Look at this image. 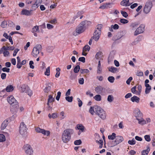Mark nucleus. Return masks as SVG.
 Wrapping results in <instances>:
<instances>
[{"label":"nucleus","mask_w":155,"mask_h":155,"mask_svg":"<svg viewBox=\"0 0 155 155\" xmlns=\"http://www.w3.org/2000/svg\"><path fill=\"white\" fill-rule=\"evenodd\" d=\"M89 112L92 115H93L94 113H95L103 120L106 118V114L105 111L98 106L95 105L93 107H91Z\"/></svg>","instance_id":"f257e3e1"},{"label":"nucleus","mask_w":155,"mask_h":155,"mask_svg":"<svg viewBox=\"0 0 155 155\" xmlns=\"http://www.w3.org/2000/svg\"><path fill=\"white\" fill-rule=\"evenodd\" d=\"M8 103L10 104L11 107V111L14 114L16 113L18 109V103L12 96H11L7 97V99Z\"/></svg>","instance_id":"f03ea898"},{"label":"nucleus","mask_w":155,"mask_h":155,"mask_svg":"<svg viewBox=\"0 0 155 155\" xmlns=\"http://www.w3.org/2000/svg\"><path fill=\"white\" fill-rule=\"evenodd\" d=\"M74 133V130L71 129H67L64 130L62 134L61 138L64 143H67L71 139V135Z\"/></svg>","instance_id":"7ed1b4c3"},{"label":"nucleus","mask_w":155,"mask_h":155,"mask_svg":"<svg viewBox=\"0 0 155 155\" xmlns=\"http://www.w3.org/2000/svg\"><path fill=\"white\" fill-rule=\"evenodd\" d=\"M91 24V22L87 20L81 22L76 29V33L78 34L83 33Z\"/></svg>","instance_id":"20e7f679"},{"label":"nucleus","mask_w":155,"mask_h":155,"mask_svg":"<svg viewBox=\"0 0 155 155\" xmlns=\"http://www.w3.org/2000/svg\"><path fill=\"white\" fill-rule=\"evenodd\" d=\"M27 128L24 122H22L20 124L19 129L20 134L23 136H25L27 134Z\"/></svg>","instance_id":"39448f33"},{"label":"nucleus","mask_w":155,"mask_h":155,"mask_svg":"<svg viewBox=\"0 0 155 155\" xmlns=\"http://www.w3.org/2000/svg\"><path fill=\"white\" fill-rule=\"evenodd\" d=\"M42 49V46L40 45H37L33 48L31 53L32 55L36 57L39 54V51Z\"/></svg>","instance_id":"423d86ee"},{"label":"nucleus","mask_w":155,"mask_h":155,"mask_svg":"<svg viewBox=\"0 0 155 155\" xmlns=\"http://www.w3.org/2000/svg\"><path fill=\"white\" fill-rule=\"evenodd\" d=\"M27 155H31L33 153V149L29 144H26L24 145L23 148Z\"/></svg>","instance_id":"0eeeda50"},{"label":"nucleus","mask_w":155,"mask_h":155,"mask_svg":"<svg viewBox=\"0 0 155 155\" xmlns=\"http://www.w3.org/2000/svg\"><path fill=\"white\" fill-rule=\"evenodd\" d=\"M153 6V4L151 1H148L146 3L143 9V12L146 14L148 13L150 11Z\"/></svg>","instance_id":"6e6552de"},{"label":"nucleus","mask_w":155,"mask_h":155,"mask_svg":"<svg viewBox=\"0 0 155 155\" xmlns=\"http://www.w3.org/2000/svg\"><path fill=\"white\" fill-rule=\"evenodd\" d=\"M124 138L122 136H116L115 140L114 141H113L111 143V147L114 146L122 142Z\"/></svg>","instance_id":"1a4fd4ad"},{"label":"nucleus","mask_w":155,"mask_h":155,"mask_svg":"<svg viewBox=\"0 0 155 155\" xmlns=\"http://www.w3.org/2000/svg\"><path fill=\"white\" fill-rule=\"evenodd\" d=\"M145 25L144 24H142L140 25L136 30L134 32V35H137L138 34L143 33L144 31Z\"/></svg>","instance_id":"9d476101"},{"label":"nucleus","mask_w":155,"mask_h":155,"mask_svg":"<svg viewBox=\"0 0 155 155\" xmlns=\"http://www.w3.org/2000/svg\"><path fill=\"white\" fill-rule=\"evenodd\" d=\"M101 32L100 30H95L94 33L93 37H92V39H94L96 41H97L100 38Z\"/></svg>","instance_id":"9b49d317"},{"label":"nucleus","mask_w":155,"mask_h":155,"mask_svg":"<svg viewBox=\"0 0 155 155\" xmlns=\"http://www.w3.org/2000/svg\"><path fill=\"white\" fill-rule=\"evenodd\" d=\"M9 120H5L1 124V129L2 130H4L6 127L8 126V124L9 122Z\"/></svg>","instance_id":"f8f14e48"},{"label":"nucleus","mask_w":155,"mask_h":155,"mask_svg":"<svg viewBox=\"0 0 155 155\" xmlns=\"http://www.w3.org/2000/svg\"><path fill=\"white\" fill-rule=\"evenodd\" d=\"M33 10H28L26 9H24L21 11V13L23 15L27 16H30L32 14V12Z\"/></svg>","instance_id":"ddd939ff"},{"label":"nucleus","mask_w":155,"mask_h":155,"mask_svg":"<svg viewBox=\"0 0 155 155\" xmlns=\"http://www.w3.org/2000/svg\"><path fill=\"white\" fill-rule=\"evenodd\" d=\"M104 87L101 86H97L95 88V91L98 94H100L102 92Z\"/></svg>","instance_id":"4468645a"},{"label":"nucleus","mask_w":155,"mask_h":155,"mask_svg":"<svg viewBox=\"0 0 155 155\" xmlns=\"http://www.w3.org/2000/svg\"><path fill=\"white\" fill-rule=\"evenodd\" d=\"M115 55V52L114 51H111L109 55L108 58V62L112 61L114 58V55Z\"/></svg>","instance_id":"2eb2a0df"},{"label":"nucleus","mask_w":155,"mask_h":155,"mask_svg":"<svg viewBox=\"0 0 155 155\" xmlns=\"http://www.w3.org/2000/svg\"><path fill=\"white\" fill-rule=\"evenodd\" d=\"M131 100L133 102H136L138 103L139 102L140 98L136 96H134L131 98Z\"/></svg>","instance_id":"dca6fc26"},{"label":"nucleus","mask_w":155,"mask_h":155,"mask_svg":"<svg viewBox=\"0 0 155 155\" xmlns=\"http://www.w3.org/2000/svg\"><path fill=\"white\" fill-rule=\"evenodd\" d=\"M55 101V99L54 98H53L52 96L50 95L48 96V102L47 103V105H48L50 103H52L54 101Z\"/></svg>","instance_id":"f3484780"},{"label":"nucleus","mask_w":155,"mask_h":155,"mask_svg":"<svg viewBox=\"0 0 155 155\" xmlns=\"http://www.w3.org/2000/svg\"><path fill=\"white\" fill-rule=\"evenodd\" d=\"M150 149L149 147H147V149L146 150H143L141 152V155H147L149 152Z\"/></svg>","instance_id":"a211bd4d"},{"label":"nucleus","mask_w":155,"mask_h":155,"mask_svg":"<svg viewBox=\"0 0 155 155\" xmlns=\"http://www.w3.org/2000/svg\"><path fill=\"white\" fill-rule=\"evenodd\" d=\"M40 133L47 136H48L50 134V132L49 131L46 130L44 129H41Z\"/></svg>","instance_id":"6ab92c4d"},{"label":"nucleus","mask_w":155,"mask_h":155,"mask_svg":"<svg viewBox=\"0 0 155 155\" xmlns=\"http://www.w3.org/2000/svg\"><path fill=\"white\" fill-rule=\"evenodd\" d=\"M14 88L12 85H9L7 86L5 88L6 91L7 92H11L13 91Z\"/></svg>","instance_id":"aec40b11"},{"label":"nucleus","mask_w":155,"mask_h":155,"mask_svg":"<svg viewBox=\"0 0 155 155\" xmlns=\"http://www.w3.org/2000/svg\"><path fill=\"white\" fill-rule=\"evenodd\" d=\"M137 120L138 121V123L141 125H143L146 123V121L142 118L140 119L138 118H137Z\"/></svg>","instance_id":"412c9836"},{"label":"nucleus","mask_w":155,"mask_h":155,"mask_svg":"<svg viewBox=\"0 0 155 155\" xmlns=\"http://www.w3.org/2000/svg\"><path fill=\"white\" fill-rule=\"evenodd\" d=\"M77 127L78 129L80 130L81 132L84 131V127L82 124H78L77 125Z\"/></svg>","instance_id":"4be33fe9"},{"label":"nucleus","mask_w":155,"mask_h":155,"mask_svg":"<svg viewBox=\"0 0 155 155\" xmlns=\"http://www.w3.org/2000/svg\"><path fill=\"white\" fill-rule=\"evenodd\" d=\"M108 69L109 71L113 73H115L116 71L118 70L117 68L113 67H111L110 68H109Z\"/></svg>","instance_id":"5701e85b"},{"label":"nucleus","mask_w":155,"mask_h":155,"mask_svg":"<svg viewBox=\"0 0 155 155\" xmlns=\"http://www.w3.org/2000/svg\"><path fill=\"white\" fill-rule=\"evenodd\" d=\"M27 86L25 84H23L21 85V91L22 92H25L26 93H27V90L26 89Z\"/></svg>","instance_id":"b1692460"},{"label":"nucleus","mask_w":155,"mask_h":155,"mask_svg":"<svg viewBox=\"0 0 155 155\" xmlns=\"http://www.w3.org/2000/svg\"><path fill=\"white\" fill-rule=\"evenodd\" d=\"M48 117L50 119L51 118H55L57 117V113H53L51 115L50 114H49L48 115Z\"/></svg>","instance_id":"393cba45"},{"label":"nucleus","mask_w":155,"mask_h":155,"mask_svg":"<svg viewBox=\"0 0 155 155\" xmlns=\"http://www.w3.org/2000/svg\"><path fill=\"white\" fill-rule=\"evenodd\" d=\"M126 0H123L120 2V5H122L127 6H129L131 5V4H127V3H126Z\"/></svg>","instance_id":"a878e982"},{"label":"nucleus","mask_w":155,"mask_h":155,"mask_svg":"<svg viewBox=\"0 0 155 155\" xmlns=\"http://www.w3.org/2000/svg\"><path fill=\"white\" fill-rule=\"evenodd\" d=\"M116 134L115 133H112V135L108 136V138L110 140H113L116 138Z\"/></svg>","instance_id":"bb28decb"},{"label":"nucleus","mask_w":155,"mask_h":155,"mask_svg":"<svg viewBox=\"0 0 155 155\" xmlns=\"http://www.w3.org/2000/svg\"><path fill=\"white\" fill-rule=\"evenodd\" d=\"M80 69V66L78 65L76 66L74 69V71L75 73H78Z\"/></svg>","instance_id":"cd10ccee"},{"label":"nucleus","mask_w":155,"mask_h":155,"mask_svg":"<svg viewBox=\"0 0 155 155\" xmlns=\"http://www.w3.org/2000/svg\"><path fill=\"white\" fill-rule=\"evenodd\" d=\"M138 24L136 23H132L130 25V27L132 30H134L138 26Z\"/></svg>","instance_id":"c85d7f7f"},{"label":"nucleus","mask_w":155,"mask_h":155,"mask_svg":"<svg viewBox=\"0 0 155 155\" xmlns=\"http://www.w3.org/2000/svg\"><path fill=\"white\" fill-rule=\"evenodd\" d=\"M90 48V47L88 45H85L83 48V51H88Z\"/></svg>","instance_id":"c756f323"},{"label":"nucleus","mask_w":155,"mask_h":155,"mask_svg":"<svg viewBox=\"0 0 155 155\" xmlns=\"http://www.w3.org/2000/svg\"><path fill=\"white\" fill-rule=\"evenodd\" d=\"M94 98L97 101H99L101 100V96L99 94H97L94 97Z\"/></svg>","instance_id":"7c9ffc66"},{"label":"nucleus","mask_w":155,"mask_h":155,"mask_svg":"<svg viewBox=\"0 0 155 155\" xmlns=\"http://www.w3.org/2000/svg\"><path fill=\"white\" fill-rule=\"evenodd\" d=\"M65 98L66 100L68 102H71L72 101L73 97L72 96H66Z\"/></svg>","instance_id":"2f4dec72"},{"label":"nucleus","mask_w":155,"mask_h":155,"mask_svg":"<svg viewBox=\"0 0 155 155\" xmlns=\"http://www.w3.org/2000/svg\"><path fill=\"white\" fill-rule=\"evenodd\" d=\"M107 80L110 82L113 83L115 80V78L113 76H109L107 78Z\"/></svg>","instance_id":"473e14b6"},{"label":"nucleus","mask_w":155,"mask_h":155,"mask_svg":"<svg viewBox=\"0 0 155 155\" xmlns=\"http://www.w3.org/2000/svg\"><path fill=\"white\" fill-rule=\"evenodd\" d=\"M51 89V87L49 85H47L46 87L44 89V91L45 92L48 93L49 92Z\"/></svg>","instance_id":"72a5a7b5"},{"label":"nucleus","mask_w":155,"mask_h":155,"mask_svg":"<svg viewBox=\"0 0 155 155\" xmlns=\"http://www.w3.org/2000/svg\"><path fill=\"white\" fill-rule=\"evenodd\" d=\"M128 143L130 145H133L135 144L136 141L134 138H133L131 140H128Z\"/></svg>","instance_id":"f704fd0d"},{"label":"nucleus","mask_w":155,"mask_h":155,"mask_svg":"<svg viewBox=\"0 0 155 155\" xmlns=\"http://www.w3.org/2000/svg\"><path fill=\"white\" fill-rule=\"evenodd\" d=\"M5 136L3 134H0V142L5 141Z\"/></svg>","instance_id":"c9c22d12"},{"label":"nucleus","mask_w":155,"mask_h":155,"mask_svg":"<svg viewBox=\"0 0 155 155\" xmlns=\"http://www.w3.org/2000/svg\"><path fill=\"white\" fill-rule=\"evenodd\" d=\"M120 21L122 24H125L128 23L129 22L128 21L127 19L121 18L120 19Z\"/></svg>","instance_id":"e433bc0d"},{"label":"nucleus","mask_w":155,"mask_h":155,"mask_svg":"<svg viewBox=\"0 0 155 155\" xmlns=\"http://www.w3.org/2000/svg\"><path fill=\"white\" fill-rule=\"evenodd\" d=\"M107 101L109 102H112L114 100V97L112 95H109L107 97Z\"/></svg>","instance_id":"4c0bfd02"},{"label":"nucleus","mask_w":155,"mask_h":155,"mask_svg":"<svg viewBox=\"0 0 155 155\" xmlns=\"http://www.w3.org/2000/svg\"><path fill=\"white\" fill-rule=\"evenodd\" d=\"M50 67H48L47 68L46 71L45 72V75L48 76H49L50 75Z\"/></svg>","instance_id":"58836bf2"},{"label":"nucleus","mask_w":155,"mask_h":155,"mask_svg":"<svg viewBox=\"0 0 155 155\" xmlns=\"http://www.w3.org/2000/svg\"><path fill=\"white\" fill-rule=\"evenodd\" d=\"M111 28H113L114 30H117L119 28V26L117 24H115L114 25H111Z\"/></svg>","instance_id":"ea45409f"},{"label":"nucleus","mask_w":155,"mask_h":155,"mask_svg":"<svg viewBox=\"0 0 155 155\" xmlns=\"http://www.w3.org/2000/svg\"><path fill=\"white\" fill-rule=\"evenodd\" d=\"M32 32H39V28L37 26H34L32 29Z\"/></svg>","instance_id":"a19ab883"},{"label":"nucleus","mask_w":155,"mask_h":155,"mask_svg":"<svg viewBox=\"0 0 155 155\" xmlns=\"http://www.w3.org/2000/svg\"><path fill=\"white\" fill-rule=\"evenodd\" d=\"M80 71L81 74H84L85 73H88L89 72V71L87 69H81L80 70Z\"/></svg>","instance_id":"79ce46f5"},{"label":"nucleus","mask_w":155,"mask_h":155,"mask_svg":"<svg viewBox=\"0 0 155 155\" xmlns=\"http://www.w3.org/2000/svg\"><path fill=\"white\" fill-rule=\"evenodd\" d=\"M110 3H107L106 5H103L100 6L99 7V8H101V9H104L105 8H107V7H108L107 5H110Z\"/></svg>","instance_id":"37998d69"},{"label":"nucleus","mask_w":155,"mask_h":155,"mask_svg":"<svg viewBox=\"0 0 155 155\" xmlns=\"http://www.w3.org/2000/svg\"><path fill=\"white\" fill-rule=\"evenodd\" d=\"M144 138L145 140L147 142H150L151 140V139L150 137V136L149 135H145L144 136Z\"/></svg>","instance_id":"c03bdc74"},{"label":"nucleus","mask_w":155,"mask_h":155,"mask_svg":"<svg viewBox=\"0 0 155 155\" xmlns=\"http://www.w3.org/2000/svg\"><path fill=\"white\" fill-rule=\"evenodd\" d=\"M82 143L81 140L80 139L76 140L74 141V144L75 145H79L81 144Z\"/></svg>","instance_id":"a18cd8bd"},{"label":"nucleus","mask_w":155,"mask_h":155,"mask_svg":"<svg viewBox=\"0 0 155 155\" xmlns=\"http://www.w3.org/2000/svg\"><path fill=\"white\" fill-rule=\"evenodd\" d=\"M10 27H12L14 25V24L12 21H9L7 23V24Z\"/></svg>","instance_id":"49530a36"},{"label":"nucleus","mask_w":155,"mask_h":155,"mask_svg":"<svg viewBox=\"0 0 155 155\" xmlns=\"http://www.w3.org/2000/svg\"><path fill=\"white\" fill-rule=\"evenodd\" d=\"M121 13L122 15L125 18H127L128 16V14L126 12L121 11Z\"/></svg>","instance_id":"de8ad7c7"},{"label":"nucleus","mask_w":155,"mask_h":155,"mask_svg":"<svg viewBox=\"0 0 155 155\" xmlns=\"http://www.w3.org/2000/svg\"><path fill=\"white\" fill-rule=\"evenodd\" d=\"M61 93L60 91H58L57 93V95L56 97V99L58 101L61 95Z\"/></svg>","instance_id":"09e8293b"},{"label":"nucleus","mask_w":155,"mask_h":155,"mask_svg":"<svg viewBox=\"0 0 155 155\" xmlns=\"http://www.w3.org/2000/svg\"><path fill=\"white\" fill-rule=\"evenodd\" d=\"M7 22L5 21H3L1 23V26L2 27L4 28L7 25Z\"/></svg>","instance_id":"8fccbe9b"},{"label":"nucleus","mask_w":155,"mask_h":155,"mask_svg":"<svg viewBox=\"0 0 155 155\" xmlns=\"http://www.w3.org/2000/svg\"><path fill=\"white\" fill-rule=\"evenodd\" d=\"M102 53L101 52L99 51L97 52L95 55V58L96 59H98L100 58Z\"/></svg>","instance_id":"3c124183"},{"label":"nucleus","mask_w":155,"mask_h":155,"mask_svg":"<svg viewBox=\"0 0 155 155\" xmlns=\"http://www.w3.org/2000/svg\"><path fill=\"white\" fill-rule=\"evenodd\" d=\"M151 90V87H146L145 91V93L146 94H148L150 92Z\"/></svg>","instance_id":"603ef678"},{"label":"nucleus","mask_w":155,"mask_h":155,"mask_svg":"<svg viewBox=\"0 0 155 155\" xmlns=\"http://www.w3.org/2000/svg\"><path fill=\"white\" fill-rule=\"evenodd\" d=\"M10 69L9 68H8L6 67H4L2 68V70L3 72H7L8 73L10 72Z\"/></svg>","instance_id":"864d4df0"},{"label":"nucleus","mask_w":155,"mask_h":155,"mask_svg":"<svg viewBox=\"0 0 155 155\" xmlns=\"http://www.w3.org/2000/svg\"><path fill=\"white\" fill-rule=\"evenodd\" d=\"M85 58L84 57H80L78 59L79 61H81L83 63H84L85 61Z\"/></svg>","instance_id":"5fc2aeb1"},{"label":"nucleus","mask_w":155,"mask_h":155,"mask_svg":"<svg viewBox=\"0 0 155 155\" xmlns=\"http://www.w3.org/2000/svg\"><path fill=\"white\" fill-rule=\"evenodd\" d=\"M77 100L78 101V104L79 107H81L82 104V101L78 98H77Z\"/></svg>","instance_id":"6e6d98bb"},{"label":"nucleus","mask_w":155,"mask_h":155,"mask_svg":"<svg viewBox=\"0 0 155 155\" xmlns=\"http://www.w3.org/2000/svg\"><path fill=\"white\" fill-rule=\"evenodd\" d=\"M34 64V62L32 61H31L29 62L30 67L31 69H34V66L33 65Z\"/></svg>","instance_id":"4d7b16f0"},{"label":"nucleus","mask_w":155,"mask_h":155,"mask_svg":"<svg viewBox=\"0 0 155 155\" xmlns=\"http://www.w3.org/2000/svg\"><path fill=\"white\" fill-rule=\"evenodd\" d=\"M84 81V80L83 78H80L79 80V83L81 84H83Z\"/></svg>","instance_id":"13d9d810"},{"label":"nucleus","mask_w":155,"mask_h":155,"mask_svg":"<svg viewBox=\"0 0 155 155\" xmlns=\"http://www.w3.org/2000/svg\"><path fill=\"white\" fill-rule=\"evenodd\" d=\"M53 47H48L47 48V51L48 52H51L53 51Z\"/></svg>","instance_id":"bf43d9fd"},{"label":"nucleus","mask_w":155,"mask_h":155,"mask_svg":"<svg viewBox=\"0 0 155 155\" xmlns=\"http://www.w3.org/2000/svg\"><path fill=\"white\" fill-rule=\"evenodd\" d=\"M6 74L5 73H2L1 75V78L3 79L4 80L6 78Z\"/></svg>","instance_id":"052dcab7"},{"label":"nucleus","mask_w":155,"mask_h":155,"mask_svg":"<svg viewBox=\"0 0 155 155\" xmlns=\"http://www.w3.org/2000/svg\"><path fill=\"white\" fill-rule=\"evenodd\" d=\"M19 51V49H18V48H16V49H15L14 51V52H13V56H15L16 55V54Z\"/></svg>","instance_id":"680f3d73"},{"label":"nucleus","mask_w":155,"mask_h":155,"mask_svg":"<svg viewBox=\"0 0 155 155\" xmlns=\"http://www.w3.org/2000/svg\"><path fill=\"white\" fill-rule=\"evenodd\" d=\"M4 56L5 57L8 56L9 54V52L8 51H4L3 52Z\"/></svg>","instance_id":"e2e57ef3"},{"label":"nucleus","mask_w":155,"mask_h":155,"mask_svg":"<svg viewBox=\"0 0 155 155\" xmlns=\"http://www.w3.org/2000/svg\"><path fill=\"white\" fill-rule=\"evenodd\" d=\"M30 43L29 42H28L26 45L24 46V49L25 50H26L30 46Z\"/></svg>","instance_id":"0e129e2a"},{"label":"nucleus","mask_w":155,"mask_h":155,"mask_svg":"<svg viewBox=\"0 0 155 155\" xmlns=\"http://www.w3.org/2000/svg\"><path fill=\"white\" fill-rule=\"evenodd\" d=\"M103 27V25L102 24H98L97 25V29L99 30H100V31L101 28Z\"/></svg>","instance_id":"69168bd1"},{"label":"nucleus","mask_w":155,"mask_h":155,"mask_svg":"<svg viewBox=\"0 0 155 155\" xmlns=\"http://www.w3.org/2000/svg\"><path fill=\"white\" fill-rule=\"evenodd\" d=\"M11 61L12 63L14 65H15L16 64V59L15 58H13L11 59Z\"/></svg>","instance_id":"338daca9"},{"label":"nucleus","mask_w":155,"mask_h":155,"mask_svg":"<svg viewBox=\"0 0 155 155\" xmlns=\"http://www.w3.org/2000/svg\"><path fill=\"white\" fill-rule=\"evenodd\" d=\"M53 26L49 24H47V27L48 29H51L53 28Z\"/></svg>","instance_id":"774afa93"}]
</instances>
